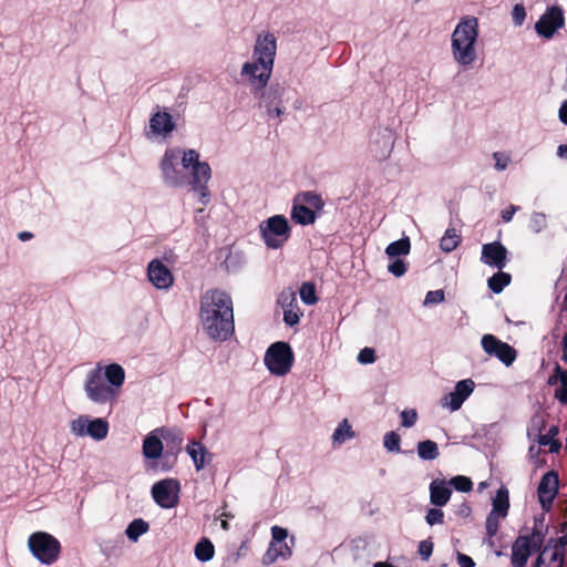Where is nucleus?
Wrapping results in <instances>:
<instances>
[{"mask_svg": "<svg viewBox=\"0 0 567 567\" xmlns=\"http://www.w3.org/2000/svg\"><path fill=\"white\" fill-rule=\"evenodd\" d=\"M494 158L496 159L495 166L497 169L503 171L507 167V159L503 164H499V153H494Z\"/></svg>", "mask_w": 567, "mask_h": 567, "instance_id": "60", "label": "nucleus"}, {"mask_svg": "<svg viewBox=\"0 0 567 567\" xmlns=\"http://www.w3.org/2000/svg\"><path fill=\"white\" fill-rule=\"evenodd\" d=\"M434 544L431 538L420 542L417 553L423 560H427L433 553Z\"/></svg>", "mask_w": 567, "mask_h": 567, "instance_id": "42", "label": "nucleus"}, {"mask_svg": "<svg viewBox=\"0 0 567 567\" xmlns=\"http://www.w3.org/2000/svg\"><path fill=\"white\" fill-rule=\"evenodd\" d=\"M481 344L487 354L495 355L506 367L512 365L516 360L517 351L515 348L493 334H484Z\"/></svg>", "mask_w": 567, "mask_h": 567, "instance_id": "15", "label": "nucleus"}, {"mask_svg": "<svg viewBox=\"0 0 567 567\" xmlns=\"http://www.w3.org/2000/svg\"><path fill=\"white\" fill-rule=\"evenodd\" d=\"M451 494L452 491L445 481L435 480L430 484V499L435 506H444L449 502Z\"/></svg>", "mask_w": 567, "mask_h": 567, "instance_id": "23", "label": "nucleus"}, {"mask_svg": "<svg viewBox=\"0 0 567 567\" xmlns=\"http://www.w3.org/2000/svg\"><path fill=\"white\" fill-rule=\"evenodd\" d=\"M221 527H223L224 529H228V523H227V522H225V520H223V522H221Z\"/></svg>", "mask_w": 567, "mask_h": 567, "instance_id": "63", "label": "nucleus"}, {"mask_svg": "<svg viewBox=\"0 0 567 567\" xmlns=\"http://www.w3.org/2000/svg\"><path fill=\"white\" fill-rule=\"evenodd\" d=\"M450 484L458 492L468 493L473 489V482L470 477L457 475L450 480Z\"/></svg>", "mask_w": 567, "mask_h": 567, "instance_id": "36", "label": "nucleus"}, {"mask_svg": "<svg viewBox=\"0 0 567 567\" xmlns=\"http://www.w3.org/2000/svg\"><path fill=\"white\" fill-rule=\"evenodd\" d=\"M177 159V156L174 152H166L162 162V168L164 174L168 177L169 171H174V161Z\"/></svg>", "mask_w": 567, "mask_h": 567, "instance_id": "47", "label": "nucleus"}, {"mask_svg": "<svg viewBox=\"0 0 567 567\" xmlns=\"http://www.w3.org/2000/svg\"><path fill=\"white\" fill-rule=\"evenodd\" d=\"M179 482L166 478L155 483L152 487L154 502L163 508L175 507L178 503Z\"/></svg>", "mask_w": 567, "mask_h": 567, "instance_id": "14", "label": "nucleus"}, {"mask_svg": "<svg viewBox=\"0 0 567 567\" xmlns=\"http://www.w3.org/2000/svg\"><path fill=\"white\" fill-rule=\"evenodd\" d=\"M71 431L76 435H87L100 441L107 436L109 423L101 417L90 420L89 416L81 415L71 422Z\"/></svg>", "mask_w": 567, "mask_h": 567, "instance_id": "13", "label": "nucleus"}, {"mask_svg": "<svg viewBox=\"0 0 567 567\" xmlns=\"http://www.w3.org/2000/svg\"><path fill=\"white\" fill-rule=\"evenodd\" d=\"M511 281L512 276L509 274L498 270V272L488 278L487 286L494 293H501Z\"/></svg>", "mask_w": 567, "mask_h": 567, "instance_id": "29", "label": "nucleus"}, {"mask_svg": "<svg viewBox=\"0 0 567 567\" xmlns=\"http://www.w3.org/2000/svg\"><path fill=\"white\" fill-rule=\"evenodd\" d=\"M559 120L567 125V101L563 102L559 109Z\"/></svg>", "mask_w": 567, "mask_h": 567, "instance_id": "55", "label": "nucleus"}, {"mask_svg": "<svg viewBox=\"0 0 567 567\" xmlns=\"http://www.w3.org/2000/svg\"><path fill=\"white\" fill-rule=\"evenodd\" d=\"M290 231L288 220L282 215H275L260 224L261 237L266 246L271 249L282 247L289 239Z\"/></svg>", "mask_w": 567, "mask_h": 567, "instance_id": "11", "label": "nucleus"}, {"mask_svg": "<svg viewBox=\"0 0 567 567\" xmlns=\"http://www.w3.org/2000/svg\"><path fill=\"white\" fill-rule=\"evenodd\" d=\"M457 564L460 567H475L473 558L462 553L457 554Z\"/></svg>", "mask_w": 567, "mask_h": 567, "instance_id": "53", "label": "nucleus"}, {"mask_svg": "<svg viewBox=\"0 0 567 567\" xmlns=\"http://www.w3.org/2000/svg\"><path fill=\"white\" fill-rule=\"evenodd\" d=\"M375 360V351L372 348H363L358 354V361L362 364L373 363Z\"/></svg>", "mask_w": 567, "mask_h": 567, "instance_id": "46", "label": "nucleus"}, {"mask_svg": "<svg viewBox=\"0 0 567 567\" xmlns=\"http://www.w3.org/2000/svg\"><path fill=\"white\" fill-rule=\"evenodd\" d=\"M411 249V243L408 237L401 238L399 240H395L391 243L386 249L385 252L390 258L408 255Z\"/></svg>", "mask_w": 567, "mask_h": 567, "instance_id": "33", "label": "nucleus"}, {"mask_svg": "<svg viewBox=\"0 0 567 567\" xmlns=\"http://www.w3.org/2000/svg\"><path fill=\"white\" fill-rule=\"evenodd\" d=\"M419 457L425 461H432L439 457V446L434 441L425 440L417 444Z\"/></svg>", "mask_w": 567, "mask_h": 567, "instance_id": "30", "label": "nucleus"}, {"mask_svg": "<svg viewBox=\"0 0 567 567\" xmlns=\"http://www.w3.org/2000/svg\"><path fill=\"white\" fill-rule=\"evenodd\" d=\"M444 519V513L440 508H430L426 513L425 520L429 525L442 524Z\"/></svg>", "mask_w": 567, "mask_h": 567, "instance_id": "43", "label": "nucleus"}, {"mask_svg": "<svg viewBox=\"0 0 567 567\" xmlns=\"http://www.w3.org/2000/svg\"><path fill=\"white\" fill-rule=\"evenodd\" d=\"M126 535L130 539L136 542L142 535V518H135L127 527Z\"/></svg>", "mask_w": 567, "mask_h": 567, "instance_id": "41", "label": "nucleus"}, {"mask_svg": "<svg viewBox=\"0 0 567 567\" xmlns=\"http://www.w3.org/2000/svg\"><path fill=\"white\" fill-rule=\"evenodd\" d=\"M401 419L404 427H411L417 420V413L415 410H405L401 413Z\"/></svg>", "mask_w": 567, "mask_h": 567, "instance_id": "48", "label": "nucleus"}, {"mask_svg": "<svg viewBox=\"0 0 567 567\" xmlns=\"http://www.w3.org/2000/svg\"><path fill=\"white\" fill-rule=\"evenodd\" d=\"M171 433H172V435H167L166 437H164V440L167 443H172V444H174V445L179 447L182 442H183V437H182L181 432L171 429Z\"/></svg>", "mask_w": 567, "mask_h": 567, "instance_id": "52", "label": "nucleus"}, {"mask_svg": "<svg viewBox=\"0 0 567 567\" xmlns=\"http://www.w3.org/2000/svg\"><path fill=\"white\" fill-rule=\"evenodd\" d=\"M559 433V429L557 425H551L546 434H540L538 437V443L542 446H548V451L550 453H558L561 449V443L556 440V435Z\"/></svg>", "mask_w": 567, "mask_h": 567, "instance_id": "27", "label": "nucleus"}, {"mask_svg": "<svg viewBox=\"0 0 567 567\" xmlns=\"http://www.w3.org/2000/svg\"><path fill=\"white\" fill-rule=\"evenodd\" d=\"M564 306L567 307V292L564 296Z\"/></svg>", "mask_w": 567, "mask_h": 567, "instance_id": "64", "label": "nucleus"}, {"mask_svg": "<svg viewBox=\"0 0 567 567\" xmlns=\"http://www.w3.org/2000/svg\"><path fill=\"white\" fill-rule=\"evenodd\" d=\"M561 360L567 363V333L563 336L561 340Z\"/></svg>", "mask_w": 567, "mask_h": 567, "instance_id": "56", "label": "nucleus"}, {"mask_svg": "<svg viewBox=\"0 0 567 567\" xmlns=\"http://www.w3.org/2000/svg\"><path fill=\"white\" fill-rule=\"evenodd\" d=\"M18 238L21 240V241H25V240H30L33 238V234L30 233V231H20L18 234Z\"/></svg>", "mask_w": 567, "mask_h": 567, "instance_id": "59", "label": "nucleus"}, {"mask_svg": "<svg viewBox=\"0 0 567 567\" xmlns=\"http://www.w3.org/2000/svg\"><path fill=\"white\" fill-rule=\"evenodd\" d=\"M278 303L284 309V322L289 327L298 324L302 311L298 306L296 292L292 290L282 291L278 298Z\"/></svg>", "mask_w": 567, "mask_h": 567, "instance_id": "21", "label": "nucleus"}, {"mask_svg": "<svg viewBox=\"0 0 567 567\" xmlns=\"http://www.w3.org/2000/svg\"><path fill=\"white\" fill-rule=\"evenodd\" d=\"M556 374L559 377L560 386L555 390V399L561 404H567V371L556 363Z\"/></svg>", "mask_w": 567, "mask_h": 567, "instance_id": "32", "label": "nucleus"}, {"mask_svg": "<svg viewBox=\"0 0 567 567\" xmlns=\"http://www.w3.org/2000/svg\"><path fill=\"white\" fill-rule=\"evenodd\" d=\"M475 383L471 379L458 381L455 385V390L463 399L464 401L471 395V393L474 391Z\"/></svg>", "mask_w": 567, "mask_h": 567, "instance_id": "39", "label": "nucleus"}, {"mask_svg": "<svg viewBox=\"0 0 567 567\" xmlns=\"http://www.w3.org/2000/svg\"><path fill=\"white\" fill-rule=\"evenodd\" d=\"M471 511L472 509H471L470 505L466 503H463V504H461L460 509L457 511V514L465 517L471 514Z\"/></svg>", "mask_w": 567, "mask_h": 567, "instance_id": "57", "label": "nucleus"}, {"mask_svg": "<svg viewBox=\"0 0 567 567\" xmlns=\"http://www.w3.org/2000/svg\"><path fill=\"white\" fill-rule=\"evenodd\" d=\"M323 207L324 202L316 192H299L292 200L291 219L301 226L312 225L317 219V212Z\"/></svg>", "mask_w": 567, "mask_h": 567, "instance_id": "6", "label": "nucleus"}, {"mask_svg": "<svg viewBox=\"0 0 567 567\" xmlns=\"http://www.w3.org/2000/svg\"><path fill=\"white\" fill-rule=\"evenodd\" d=\"M513 21L516 25H522L525 18L526 11L523 4H515L512 11Z\"/></svg>", "mask_w": 567, "mask_h": 567, "instance_id": "49", "label": "nucleus"}, {"mask_svg": "<svg viewBox=\"0 0 567 567\" xmlns=\"http://www.w3.org/2000/svg\"><path fill=\"white\" fill-rule=\"evenodd\" d=\"M186 452L190 456L196 471H200L213 462V453L199 441L190 440L186 445Z\"/></svg>", "mask_w": 567, "mask_h": 567, "instance_id": "22", "label": "nucleus"}, {"mask_svg": "<svg viewBox=\"0 0 567 567\" xmlns=\"http://www.w3.org/2000/svg\"><path fill=\"white\" fill-rule=\"evenodd\" d=\"M566 533L559 537H550L544 540V545L537 550V556L532 567H564L567 551V523L564 524Z\"/></svg>", "mask_w": 567, "mask_h": 567, "instance_id": "7", "label": "nucleus"}, {"mask_svg": "<svg viewBox=\"0 0 567 567\" xmlns=\"http://www.w3.org/2000/svg\"><path fill=\"white\" fill-rule=\"evenodd\" d=\"M151 130L157 134H167L175 127L172 116L164 113H156L150 121Z\"/></svg>", "mask_w": 567, "mask_h": 567, "instance_id": "25", "label": "nucleus"}, {"mask_svg": "<svg viewBox=\"0 0 567 567\" xmlns=\"http://www.w3.org/2000/svg\"><path fill=\"white\" fill-rule=\"evenodd\" d=\"M559 381V377L556 374V367L554 368V373L548 379V384L553 385Z\"/></svg>", "mask_w": 567, "mask_h": 567, "instance_id": "61", "label": "nucleus"}, {"mask_svg": "<svg viewBox=\"0 0 567 567\" xmlns=\"http://www.w3.org/2000/svg\"><path fill=\"white\" fill-rule=\"evenodd\" d=\"M147 278L150 282L159 290H167L174 284L172 270L157 258L150 261L147 266Z\"/></svg>", "mask_w": 567, "mask_h": 567, "instance_id": "18", "label": "nucleus"}, {"mask_svg": "<svg viewBox=\"0 0 567 567\" xmlns=\"http://www.w3.org/2000/svg\"><path fill=\"white\" fill-rule=\"evenodd\" d=\"M173 183H174V185H178V186H182L185 184L183 178H175Z\"/></svg>", "mask_w": 567, "mask_h": 567, "instance_id": "62", "label": "nucleus"}, {"mask_svg": "<svg viewBox=\"0 0 567 567\" xmlns=\"http://www.w3.org/2000/svg\"><path fill=\"white\" fill-rule=\"evenodd\" d=\"M400 442H401V437L394 431L388 432L384 435V442H383L384 447L389 452H400Z\"/></svg>", "mask_w": 567, "mask_h": 567, "instance_id": "38", "label": "nucleus"}, {"mask_svg": "<svg viewBox=\"0 0 567 567\" xmlns=\"http://www.w3.org/2000/svg\"><path fill=\"white\" fill-rule=\"evenodd\" d=\"M530 227L535 233H539L546 227V216L543 213H534L530 218Z\"/></svg>", "mask_w": 567, "mask_h": 567, "instance_id": "45", "label": "nucleus"}, {"mask_svg": "<svg viewBox=\"0 0 567 567\" xmlns=\"http://www.w3.org/2000/svg\"><path fill=\"white\" fill-rule=\"evenodd\" d=\"M292 555L291 548L285 543H274L271 542L269 548L262 556V563L265 565H270L275 563L278 557L289 558Z\"/></svg>", "mask_w": 567, "mask_h": 567, "instance_id": "24", "label": "nucleus"}, {"mask_svg": "<svg viewBox=\"0 0 567 567\" xmlns=\"http://www.w3.org/2000/svg\"><path fill=\"white\" fill-rule=\"evenodd\" d=\"M565 16L564 10L559 6H551L540 16L535 24V31L539 37L551 39L555 33L564 28Z\"/></svg>", "mask_w": 567, "mask_h": 567, "instance_id": "12", "label": "nucleus"}, {"mask_svg": "<svg viewBox=\"0 0 567 567\" xmlns=\"http://www.w3.org/2000/svg\"><path fill=\"white\" fill-rule=\"evenodd\" d=\"M285 89L279 85H271L268 90H259L257 93L254 92L255 96L262 99V106L266 109L269 117H279L284 113L282 107V95Z\"/></svg>", "mask_w": 567, "mask_h": 567, "instance_id": "17", "label": "nucleus"}, {"mask_svg": "<svg viewBox=\"0 0 567 567\" xmlns=\"http://www.w3.org/2000/svg\"><path fill=\"white\" fill-rule=\"evenodd\" d=\"M299 293L301 300L308 306H312L318 301L316 287L312 282H303L299 289Z\"/></svg>", "mask_w": 567, "mask_h": 567, "instance_id": "35", "label": "nucleus"}, {"mask_svg": "<svg viewBox=\"0 0 567 567\" xmlns=\"http://www.w3.org/2000/svg\"><path fill=\"white\" fill-rule=\"evenodd\" d=\"M478 32L480 23L476 17L464 16L460 19L451 37L452 55L458 65L466 68L476 61L475 44Z\"/></svg>", "mask_w": 567, "mask_h": 567, "instance_id": "4", "label": "nucleus"}, {"mask_svg": "<svg viewBox=\"0 0 567 567\" xmlns=\"http://www.w3.org/2000/svg\"><path fill=\"white\" fill-rule=\"evenodd\" d=\"M184 168H192V176L188 184L192 189L198 192L202 197L208 196L207 183L212 176V169L208 163L199 161V154L195 150L184 152L182 157Z\"/></svg>", "mask_w": 567, "mask_h": 567, "instance_id": "9", "label": "nucleus"}, {"mask_svg": "<svg viewBox=\"0 0 567 567\" xmlns=\"http://www.w3.org/2000/svg\"><path fill=\"white\" fill-rule=\"evenodd\" d=\"M277 41L274 34H259L254 49L255 62H247L243 65L241 74L249 76L251 84H255V93L265 89L270 79Z\"/></svg>", "mask_w": 567, "mask_h": 567, "instance_id": "3", "label": "nucleus"}, {"mask_svg": "<svg viewBox=\"0 0 567 567\" xmlns=\"http://www.w3.org/2000/svg\"><path fill=\"white\" fill-rule=\"evenodd\" d=\"M518 210L515 205H509L507 208L502 210L501 216L504 223H509L513 219L514 214Z\"/></svg>", "mask_w": 567, "mask_h": 567, "instance_id": "54", "label": "nucleus"}, {"mask_svg": "<svg viewBox=\"0 0 567 567\" xmlns=\"http://www.w3.org/2000/svg\"><path fill=\"white\" fill-rule=\"evenodd\" d=\"M464 399L456 392H450L443 398V405L449 406L452 411L461 409Z\"/></svg>", "mask_w": 567, "mask_h": 567, "instance_id": "37", "label": "nucleus"}, {"mask_svg": "<svg viewBox=\"0 0 567 567\" xmlns=\"http://www.w3.org/2000/svg\"><path fill=\"white\" fill-rule=\"evenodd\" d=\"M509 508V494L507 488L501 487L497 489L496 495L493 499V508L491 513L501 516L502 518L507 516Z\"/></svg>", "mask_w": 567, "mask_h": 567, "instance_id": "26", "label": "nucleus"}, {"mask_svg": "<svg viewBox=\"0 0 567 567\" xmlns=\"http://www.w3.org/2000/svg\"><path fill=\"white\" fill-rule=\"evenodd\" d=\"M443 300H444V291L441 289L429 291L425 296V303H440Z\"/></svg>", "mask_w": 567, "mask_h": 567, "instance_id": "51", "label": "nucleus"}, {"mask_svg": "<svg viewBox=\"0 0 567 567\" xmlns=\"http://www.w3.org/2000/svg\"><path fill=\"white\" fill-rule=\"evenodd\" d=\"M352 437H354V432L352 431L351 425L349 424L348 420H343L338 425V427L336 429V431L332 435L333 443L338 444V445L343 444L347 440H350Z\"/></svg>", "mask_w": 567, "mask_h": 567, "instance_id": "34", "label": "nucleus"}, {"mask_svg": "<svg viewBox=\"0 0 567 567\" xmlns=\"http://www.w3.org/2000/svg\"><path fill=\"white\" fill-rule=\"evenodd\" d=\"M199 319L205 333L215 341H226L235 331L233 300L219 289L200 297Z\"/></svg>", "mask_w": 567, "mask_h": 567, "instance_id": "1", "label": "nucleus"}, {"mask_svg": "<svg viewBox=\"0 0 567 567\" xmlns=\"http://www.w3.org/2000/svg\"><path fill=\"white\" fill-rule=\"evenodd\" d=\"M125 380V371L118 363L96 364L86 374L84 391L86 396L96 404H109L112 408L121 393Z\"/></svg>", "mask_w": 567, "mask_h": 567, "instance_id": "2", "label": "nucleus"}, {"mask_svg": "<svg viewBox=\"0 0 567 567\" xmlns=\"http://www.w3.org/2000/svg\"><path fill=\"white\" fill-rule=\"evenodd\" d=\"M461 243V236L455 228H447L441 238L440 247L445 252H451L457 248Z\"/></svg>", "mask_w": 567, "mask_h": 567, "instance_id": "31", "label": "nucleus"}, {"mask_svg": "<svg viewBox=\"0 0 567 567\" xmlns=\"http://www.w3.org/2000/svg\"><path fill=\"white\" fill-rule=\"evenodd\" d=\"M271 536L274 543H281L287 538L288 532L287 529L275 525L271 527Z\"/></svg>", "mask_w": 567, "mask_h": 567, "instance_id": "50", "label": "nucleus"}, {"mask_svg": "<svg viewBox=\"0 0 567 567\" xmlns=\"http://www.w3.org/2000/svg\"><path fill=\"white\" fill-rule=\"evenodd\" d=\"M195 557L203 563L209 561L215 555V546L210 539L203 537L195 545Z\"/></svg>", "mask_w": 567, "mask_h": 567, "instance_id": "28", "label": "nucleus"}, {"mask_svg": "<svg viewBox=\"0 0 567 567\" xmlns=\"http://www.w3.org/2000/svg\"><path fill=\"white\" fill-rule=\"evenodd\" d=\"M546 532L543 530V520L535 519L530 534L519 535L512 544V567H526L529 557L544 545Z\"/></svg>", "mask_w": 567, "mask_h": 567, "instance_id": "5", "label": "nucleus"}, {"mask_svg": "<svg viewBox=\"0 0 567 567\" xmlns=\"http://www.w3.org/2000/svg\"><path fill=\"white\" fill-rule=\"evenodd\" d=\"M28 547L35 559L43 565L54 564L61 554L60 542L47 532H34L28 538Z\"/></svg>", "mask_w": 567, "mask_h": 567, "instance_id": "8", "label": "nucleus"}, {"mask_svg": "<svg viewBox=\"0 0 567 567\" xmlns=\"http://www.w3.org/2000/svg\"><path fill=\"white\" fill-rule=\"evenodd\" d=\"M481 261L489 267L502 270L507 262V249L499 241L483 245Z\"/></svg>", "mask_w": 567, "mask_h": 567, "instance_id": "20", "label": "nucleus"}, {"mask_svg": "<svg viewBox=\"0 0 567 567\" xmlns=\"http://www.w3.org/2000/svg\"><path fill=\"white\" fill-rule=\"evenodd\" d=\"M167 435H172L171 429L166 426H161L153 430L144 437V457L152 460V462H150L147 466L153 471H157V462L155 460L162 456V440H164V437H166Z\"/></svg>", "mask_w": 567, "mask_h": 567, "instance_id": "16", "label": "nucleus"}, {"mask_svg": "<svg viewBox=\"0 0 567 567\" xmlns=\"http://www.w3.org/2000/svg\"><path fill=\"white\" fill-rule=\"evenodd\" d=\"M499 517L501 516L495 515L494 513L488 514L485 523L486 535L488 536V538H493L497 534L499 526Z\"/></svg>", "mask_w": 567, "mask_h": 567, "instance_id": "40", "label": "nucleus"}, {"mask_svg": "<svg viewBox=\"0 0 567 567\" xmlns=\"http://www.w3.org/2000/svg\"><path fill=\"white\" fill-rule=\"evenodd\" d=\"M559 477L555 471L547 472L540 480L537 494L543 508H549L558 493Z\"/></svg>", "mask_w": 567, "mask_h": 567, "instance_id": "19", "label": "nucleus"}, {"mask_svg": "<svg viewBox=\"0 0 567 567\" xmlns=\"http://www.w3.org/2000/svg\"><path fill=\"white\" fill-rule=\"evenodd\" d=\"M557 155L567 159V144H561L557 148Z\"/></svg>", "mask_w": 567, "mask_h": 567, "instance_id": "58", "label": "nucleus"}, {"mask_svg": "<svg viewBox=\"0 0 567 567\" xmlns=\"http://www.w3.org/2000/svg\"><path fill=\"white\" fill-rule=\"evenodd\" d=\"M295 355L291 347L284 341L272 343L265 353V365L275 375L287 374L293 364Z\"/></svg>", "mask_w": 567, "mask_h": 567, "instance_id": "10", "label": "nucleus"}, {"mask_svg": "<svg viewBox=\"0 0 567 567\" xmlns=\"http://www.w3.org/2000/svg\"><path fill=\"white\" fill-rule=\"evenodd\" d=\"M388 270L395 277H401L406 272L408 266L402 259L398 258L388 266Z\"/></svg>", "mask_w": 567, "mask_h": 567, "instance_id": "44", "label": "nucleus"}]
</instances>
